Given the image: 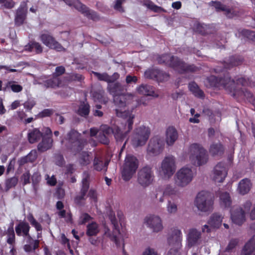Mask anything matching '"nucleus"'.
<instances>
[{
  "label": "nucleus",
  "mask_w": 255,
  "mask_h": 255,
  "mask_svg": "<svg viewBox=\"0 0 255 255\" xmlns=\"http://www.w3.org/2000/svg\"><path fill=\"white\" fill-rule=\"evenodd\" d=\"M109 218L113 226L112 235H110V237L111 240L114 242L116 246L118 247L120 246V241L119 238V236H120L121 234L118 222L115 215L112 216L111 215L109 216Z\"/></svg>",
  "instance_id": "23"
},
{
  "label": "nucleus",
  "mask_w": 255,
  "mask_h": 255,
  "mask_svg": "<svg viewBox=\"0 0 255 255\" xmlns=\"http://www.w3.org/2000/svg\"><path fill=\"white\" fill-rule=\"evenodd\" d=\"M42 141L37 145V149L41 152L47 150L51 148L53 144V139L51 136H43Z\"/></svg>",
  "instance_id": "32"
},
{
  "label": "nucleus",
  "mask_w": 255,
  "mask_h": 255,
  "mask_svg": "<svg viewBox=\"0 0 255 255\" xmlns=\"http://www.w3.org/2000/svg\"><path fill=\"white\" fill-rule=\"evenodd\" d=\"M93 73L99 80L105 81L109 84L110 75H109L108 73H100L97 72H93Z\"/></svg>",
  "instance_id": "52"
},
{
  "label": "nucleus",
  "mask_w": 255,
  "mask_h": 255,
  "mask_svg": "<svg viewBox=\"0 0 255 255\" xmlns=\"http://www.w3.org/2000/svg\"><path fill=\"white\" fill-rule=\"evenodd\" d=\"M194 173L191 169L183 167L178 170L175 175V182L177 186L184 187L192 180Z\"/></svg>",
  "instance_id": "9"
},
{
  "label": "nucleus",
  "mask_w": 255,
  "mask_h": 255,
  "mask_svg": "<svg viewBox=\"0 0 255 255\" xmlns=\"http://www.w3.org/2000/svg\"><path fill=\"white\" fill-rule=\"evenodd\" d=\"M65 139L66 148L76 155L81 152L87 143V141L77 130L71 129L67 134Z\"/></svg>",
  "instance_id": "3"
},
{
  "label": "nucleus",
  "mask_w": 255,
  "mask_h": 255,
  "mask_svg": "<svg viewBox=\"0 0 255 255\" xmlns=\"http://www.w3.org/2000/svg\"><path fill=\"white\" fill-rule=\"evenodd\" d=\"M35 104L36 103L34 100H29L25 102L24 104V107L27 110H31L35 105Z\"/></svg>",
  "instance_id": "64"
},
{
  "label": "nucleus",
  "mask_w": 255,
  "mask_h": 255,
  "mask_svg": "<svg viewBox=\"0 0 255 255\" xmlns=\"http://www.w3.org/2000/svg\"><path fill=\"white\" fill-rule=\"evenodd\" d=\"M154 178L153 171L149 166L143 167L137 173V182L143 187H146L150 185Z\"/></svg>",
  "instance_id": "10"
},
{
  "label": "nucleus",
  "mask_w": 255,
  "mask_h": 255,
  "mask_svg": "<svg viewBox=\"0 0 255 255\" xmlns=\"http://www.w3.org/2000/svg\"><path fill=\"white\" fill-rule=\"evenodd\" d=\"M225 151L224 146L221 142L213 143L209 148V152L213 156L222 155Z\"/></svg>",
  "instance_id": "34"
},
{
  "label": "nucleus",
  "mask_w": 255,
  "mask_h": 255,
  "mask_svg": "<svg viewBox=\"0 0 255 255\" xmlns=\"http://www.w3.org/2000/svg\"><path fill=\"white\" fill-rule=\"evenodd\" d=\"M201 232L196 229H190L187 236V243L189 247L191 248L197 244L201 238Z\"/></svg>",
  "instance_id": "27"
},
{
  "label": "nucleus",
  "mask_w": 255,
  "mask_h": 255,
  "mask_svg": "<svg viewBox=\"0 0 255 255\" xmlns=\"http://www.w3.org/2000/svg\"><path fill=\"white\" fill-rule=\"evenodd\" d=\"M116 115L126 121L124 123V130H122L118 127L112 128L108 126L104 125L102 127V133L108 136L113 133L117 141H122L132 129L134 116L129 112L120 111L118 109L116 110Z\"/></svg>",
  "instance_id": "1"
},
{
  "label": "nucleus",
  "mask_w": 255,
  "mask_h": 255,
  "mask_svg": "<svg viewBox=\"0 0 255 255\" xmlns=\"http://www.w3.org/2000/svg\"><path fill=\"white\" fill-rule=\"evenodd\" d=\"M231 218L234 224L242 225L246 220L243 209L239 206H234L231 210Z\"/></svg>",
  "instance_id": "18"
},
{
  "label": "nucleus",
  "mask_w": 255,
  "mask_h": 255,
  "mask_svg": "<svg viewBox=\"0 0 255 255\" xmlns=\"http://www.w3.org/2000/svg\"><path fill=\"white\" fill-rule=\"evenodd\" d=\"M86 234L88 237L96 236L100 232L99 225L95 222L87 225Z\"/></svg>",
  "instance_id": "37"
},
{
  "label": "nucleus",
  "mask_w": 255,
  "mask_h": 255,
  "mask_svg": "<svg viewBox=\"0 0 255 255\" xmlns=\"http://www.w3.org/2000/svg\"><path fill=\"white\" fill-rule=\"evenodd\" d=\"M90 111V106L87 102H82L79 106L77 113L78 115L83 117H87Z\"/></svg>",
  "instance_id": "40"
},
{
  "label": "nucleus",
  "mask_w": 255,
  "mask_h": 255,
  "mask_svg": "<svg viewBox=\"0 0 255 255\" xmlns=\"http://www.w3.org/2000/svg\"><path fill=\"white\" fill-rule=\"evenodd\" d=\"M107 89L109 93L113 97L123 94L124 91V86L119 82L108 84Z\"/></svg>",
  "instance_id": "29"
},
{
  "label": "nucleus",
  "mask_w": 255,
  "mask_h": 255,
  "mask_svg": "<svg viewBox=\"0 0 255 255\" xmlns=\"http://www.w3.org/2000/svg\"><path fill=\"white\" fill-rule=\"evenodd\" d=\"M189 158L192 164L201 166L206 164L208 160L207 151L199 144H192L189 147Z\"/></svg>",
  "instance_id": "4"
},
{
  "label": "nucleus",
  "mask_w": 255,
  "mask_h": 255,
  "mask_svg": "<svg viewBox=\"0 0 255 255\" xmlns=\"http://www.w3.org/2000/svg\"><path fill=\"white\" fill-rule=\"evenodd\" d=\"M43 133L39 128L29 129L27 133V139L30 143L33 144L39 141L43 137Z\"/></svg>",
  "instance_id": "28"
},
{
  "label": "nucleus",
  "mask_w": 255,
  "mask_h": 255,
  "mask_svg": "<svg viewBox=\"0 0 255 255\" xmlns=\"http://www.w3.org/2000/svg\"><path fill=\"white\" fill-rule=\"evenodd\" d=\"M30 227L28 223L20 221L15 227V230L17 236L27 237L29 239H32L29 235Z\"/></svg>",
  "instance_id": "24"
},
{
  "label": "nucleus",
  "mask_w": 255,
  "mask_h": 255,
  "mask_svg": "<svg viewBox=\"0 0 255 255\" xmlns=\"http://www.w3.org/2000/svg\"><path fill=\"white\" fill-rule=\"evenodd\" d=\"M158 69H148L144 72V76L146 78L156 81L158 74Z\"/></svg>",
  "instance_id": "46"
},
{
  "label": "nucleus",
  "mask_w": 255,
  "mask_h": 255,
  "mask_svg": "<svg viewBox=\"0 0 255 255\" xmlns=\"http://www.w3.org/2000/svg\"><path fill=\"white\" fill-rule=\"evenodd\" d=\"M239 243V240L238 239H231L227 247L226 248V251L230 252L232 251L238 245Z\"/></svg>",
  "instance_id": "56"
},
{
  "label": "nucleus",
  "mask_w": 255,
  "mask_h": 255,
  "mask_svg": "<svg viewBox=\"0 0 255 255\" xmlns=\"http://www.w3.org/2000/svg\"><path fill=\"white\" fill-rule=\"evenodd\" d=\"M189 90L196 97L200 99H204L205 94L204 92L201 90L198 85L195 82H192L188 85Z\"/></svg>",
  "instance_id": "35"
},
{
  "label": "nucleus",
  "mask_w": 255,
  "mask_h": 255,
  "mask_svg": "<svg viewBox=\"0 0 255 255\" xmlns=\"http://www.w3.org/2000/svg\"><path fill=\"white\" fill-rule=\"evenodd\" d=\"M169 78L170 75L169 73L159 69L156 81L159 83L166 82L169 79Z\"/></svg>",
  "instance_id": "51"
},
{
  "label": "nucleus",
  "mask_w": 255,
  "mask_h": 255,
  "mask_svg": "<svg viewBox=\"0 0 255 255\" xmlns=\"http://www.w3.org/2000/svg\"><path fill=\"white\" fill-rule=\"evenodd\" d=\"M65 68L63 66H57L55 68V71L52 74L53 75L57 78H59V76L62 75L65 72Z\"/></svg>",
  "instance_id": "58"
},
{
  "label": "nucleus",
  "mask_w": 255,
  "mask_h": 255,
  "mask_svg": "<svg viewBox=\"0 0 255 255\" xmlns=\"http://www.w3.org/2000/svg\"><path fill=\"white\" fill-rule=\"evenodd\" d=\"M244 61V57L240 55H234L229 57L228 59L223 62V65L225 69H230L234 67L241 65Z\"/></svg>",
  "instance_id": "22"
},
{
  "label": "nucleus",
  "mask_w": 255,
  "mask_h": 255,
  "mask_svg": "<svg viewBox=\"0 0 255 255\" xmlns=\"http://www.w3.org/2000/svg\"><path fill=\"white\" fill-rule=\"evenodd\" d=\"M90 175L87 174L86 176L83 178L82 181V187L80 191V195L76 196L74 198V202L77 205H80L81 201L85 200V196L90 187Z\"/></svg>",
  "instance_id": "20"
},
{
  "label": "nucleus",
  "mask_w": 255,
  "mask_h": 255,
  "mask_svg": "<svg viewBox=\"0 0 255 255\" xmlns=\"http://www.w3.org/2000/svg\"><path fill=\"white\" fill-rule=\"evenodd\" d=\"M27 16L26 3L25 8L20 5L16 10L14 17V23L16 26L22 25L25 20Z\"/></svg>",
  "instance_id": "25"
},
{
  "label": "nucleus",
  "mask_w": 255,
  "mask_h": 255,
  "mask_svg": "<svg viewBox=\"0 0 255 255\" xmlns=\"http://www.w3.org/2000/svg\"><path fill=\"white\" fill-rule=\"evenodd\" d=\"M172 233L167 239L168 245L172 248L168 252L167 255H180L179 250L181 248L182 236L180 230L171 229Z\"/></svg>",
  "instance_id": "8"
},
{
  "label": "nucleus",
  "mask_w": 255,
  "mask_h": 255,
  "mask_svg": "<svg viewBox=\"0 0 255 255\" xmlns=\"http://www.w3.org/2000/svg\"><path fill=\"white\" fill-rule=\"evenodd\" d=\"M236 88V82H235V87L234 90H233L231 92H233V96L235 98L236 97V95L238 94H240L241 96H243L244 97L246 98L247 99L252 100L253 102V104H254L255 102V100L253 99V95L252 93H251L248 90L242 88L241 90L237 91L235 89Z\"/></svg>",
  "instance_id": "38"
},
{
  "label": "nucleus",
  "mask_w": 255,
  "mask_h": 255,
  "mask_svg": "<svg viewBox=\"0 0 255 255\" xmlns=\"http://www.w3.org/2000/svg\"><path fill=\"white\" fill-rule=\"evenodd\" d=\"M164 146L163 139L159 136H155L152 138L149 142L147 147V151L149 153L153 155L160 153Z\"/></svg>",
  "instance_id": "15"
},
{
  "label": "nucleus",
  "mask_w": 255,
  "mask_h": 255,
  "mask_svg": "<svg viewBox=\"0 0 255 255\" xmlns=\"http://www.w3.org/2000/svg\"><path fill=\"white\" fill-rule=\"evenodd\" d=\"M137 91L140 94L148 96L157 97L158 95L155 93L154 88L147 84H141L137 88Z\"/></svg>",
  "instance_id": "30"
},
{
  "label": "nucleus",
  "mask_w": 255,
  "mask_h": 255,
  "mask_svg": "<svg viewBox=\"0 0 255 255\" xmlns=\"http://www.w3.org/2000/svg\"><path fill=\"white\" fill-rule=\"evenodd\" d=\"M54 113V110L52 109H45L39 112L37 115L39 118L49 117Z\"/></svg>",
  "instance_id": "54"
},
{
  "label": "nucleus",
  "mask_w": 255,
  "mask_h": 255,
  "mask_svg": "<svg viewBox=\"0 0 255 255\" xmlns=\"http://www.w3.org/2000/svg\"><path fill=\"white\" fill-rule=\"evenodd\" d=\"M145 222L153 230V232H158L163 228L161 220L158 216L150 215L149 217H146Z\"/></svg>",
  "instance_id": "21"
},
{
  "label": "nucleus",
  "mask_w": 255,
  "mask_h": 255,
  "mask_svg": "<svg viewBox=\"0 0 255 255\" xmlns=\"http://www.w3.org/2000/svg\"><path fill=\"white\" fill-rule=\"evenodd\" d=\"M75 8L89 19L93 21H97L100 19V16L96 11L90 9L86 5L83 4L80 1L77 2Z\"/></svg>",
  "instance_id": "19"
},
{
  "label": "nucleus",
  "mask_w": 255,
  "mask_h": 255,
  "mask_svg": "<svg viewBox=\"0 0 255 255\" xmlns=\"http://www.w3.org/2000/svg\"><path fill=\"white\" fill-rule=\"evenodd\" d=\"M221 206L225 208H229L232 204V200L229 193L223 192L220 196Z\"/></svg>",
  "instance_id": "43"
},
{
  "label": "nucleus",
  "mask_w": 255,
  "mask_h": 255,
  "mask_svg": "<svg viewBox=\"0 0 255 255\" xmlns=\"http://www.w3.org/2000/svg\"><path fill=\"white\" fill-rule=\"evenodd\" d=\"M126 0H116V3L114 6V9L121 12H124V9L122 6V4Z\"/></svg>",
  "instance_id": "61"
},
{
  "label": "nucleus",
  "mask_w": 255,
  "mask_h": 255,
  "mask_svg": "<svg viewBox=\"0 0 255 255\" xmlns=\"http://www.w3.org/2000/svg\"><path fill=\"white\" fill-rule=\"evenodd\" d=\"M27 49L30 52H34L36 54H40L43 51V47L41 45L37 42L31 41L28 43Z\"/></svg>",
  "instance_id": "42"
},
{
  "label": "nucleus",
  "mask_w": 255,
  "mask_h": 255,
  "mask_svg": "<svg viewBox=\"0 0 255 255\" xmlns=\"http://www.w3.org/2000/svg\"><path fill=\"white\" fill-rule=\"evenodd\" d=\"M156 60L159 64L171 68L180 74L194 72L199 70L198 67L194 64H188L179 57L168 53L158 55Z\"/></svg>",
  "instance_id": "2"
},
{
  "label": "nucleus",
  "mask_w": 255,
  "mask_h": 255,
  "mask_svg": "<svg viewBox=\"0 0 255 255\" xmlns=\"http://www.w3.org/2000/svg\"><path fill=\"white\" fill-rule=\"evenodd\" d=\"M160 173L164 178L169 179L174 173L176 170L175 158L172 156H166L163 160Z\"/></svg>",
  "instance_id": "12"
},
{
  "label": "nucleus",
  "mask_w": 255,
  "mask_h": 255,
  "mask_svg": "<svg viewBox=\"0 0 255 255\" xmlns=\"http://www.w3.org/2000/svg\"><path fill=\"white\" fill-rule=\"evenodd\" d=\"M27 220L32 226L34 227L37 231H41L42 230L41 225L34 218L31 213L29 214L27 217Z\"/></svg>",
  "instance_id": "47"
},
{
  "label": "nucleus",
  "mask_w": 255,
  "mask_h": 255,
  "mask_svg": "<svg viewBox=\"0 0 255 255\" xmlns=\"http://www.w3.org/2000/svg\"><path fill=\"white\" fill-rule=\"evenodd\" d=\"M5 235L7 236L6 242L8 244L12 245L15 242V235L13 229V223H11L5 231Z\"/></svg>",
  "instance_id": "41"
},
{
  "label": "nucleus",
  "mask_w": 255,
  "mask_h": 255,
  "mask_svg": "<svg viewBox=\"0 0 255 255\" xmlns=\"http://www.w3.org/2000/svg\"><path fill=\"white\" fill-rule=\"evenodd\" d=\"M194 204L201 212L211 211L213 208L214 196L209 192L202 191L197 195Z\"/></svg>",
  "instance_id": "5"
},
{
  "label": "nucleus",
  "mask_w": 255,
  "mask_h": 255,
  "mask_svg": "<svg viewBox=\"0 0 255 255\" xmlns=\"http://www.w3.org/2000/svg\"><path fill=\"white\" fill-rule=\"evenodd\" d=\"M30 174L29 171L24 173L21 176V180L23 185H25L30 183Z\"/></svg>",
  "instance_id": "60"
},
{
  "label": "nucleus",
  "mask_w": 255,
  "mask_h": 255,
  "mask_svg": "<svg viewBox=\"0 0 255 255\" xmlns=\"http://www.w3.org/2000/svg\"><path fill=\"white\" fill-rule=\"evenodd\" d=\"M239 33L244 37L253 41L255 40V31L243 29L239 31Z\"/></svg>",
  "instance_id": "50"
},
{
  "label": "nucleus",
  "mask_w": 255,
  "mask_h": 255,
  "mask_svg": "<svg viewBox=\"0 0 255 255\" xmlns=\"http://www.w3.org/2000/svg\"><path fill=\"white\" fill-rule=\"evenodd\" d=\"M40 39L46 46L51 49H55L58 51L65 50L62 45L56 40L55 38L48 33H44L40 34Z\"/></svg>",
  "instance_id": "14"
},
{
  "label": "nucleus",
  "mask_w": 255,
  "mask_h": 255,
  "mask_svg": "<svg viewBox=\"0 0 255 255\" xmlns=\"http://www.w3.org/2000/svg\"><path fill=\"white\" fill-rule=\"evenodd\" d=\"M178 137V132L174 127H169L166 129L165 140L168 145H172L177 139Z\"/></svg>",
  "instance_id": "26"
},
{
  "label": "nucleus",
  "mask_w": 255,
  "mask_h": 255,
  "mask_svg": "<svg viewBox=\"0 0 255 255\" xmlns=\"http://www.w3.org/2000/svg\"><path fill=\"white\" fill-rule=\"evenodd\" d=\"M41 179V175L38 172H34L31 176V180L33 184H37Z\"/></svg>",
  "instance_id": "63"
},
{
  "label": "nucleus",
  "mask_w": 255,
  "mask_h": 255,
  "mask_svg": "<svg viewBox=\"0 0 255 255\" xmlns=\"http://www.w3.org/2000/svg\"><path fill=\"white\" fill-rule=\"evenodd\" d=\"M206 82L207 84L211 87L220 88L222 87L230 92L234 90L235 80L231 79L229 73L225 75L224 77H221L211 75L207 78Z\"/></svg>",
  "instance_id": "6"
},
{
  "label": "nucleus",
  "mask_w": 255,
  "mask_h": 255,
  "mask_svg": "<svg viewBox=\"0 0 255 255\" xmlns=\"http://www.w3.org/2000/svg\"><path fill=\"white\" fill-rule=\"evenodd\" d=\"M104 93V91L102 89L92 92V95L94 100L99 102H106Z\"/></svg>",
  "instance_id": "44"
},
{
  "label": "nucleus",
  "mask_w": 255,
  "mask_h": 255,
  "mask_svg": "<svg viewBox=\"0 0 255 255\" xmlns=\"http://www.w3.org/2000/svg\"><path fill=\"white\" fill-rule=\"evenodd\" d=\"M167 211L169 214H174L177 211V206L176 203L172 202L170 200H168V203L167 205Z\"/></svg>",
  "instance_id": "53"
},
{
  "label": "nucleus",
  "mask_w": 255,
  "mask_h": 255,
  "mask_svg": "<svg viewBox=\"0 0 255 255\" xmlns=\"http://www.w3.org/2000/svg\"><path fill=\"white\" fill-rule=\"evenodd\" d=\"M150 130L145 126L139 127L135 130L132 138V144L135 147L144 145L149 138Z\"/></svg>",
  "instance_id": "11"
},
{
  "label": "nucleus",
  "mask_w": 255,
  "mask_h": 255,
  "mask_svg": "<svg viewBox=\"0 0 255 255\" xmlns=\"http://www.w3.org/2000/svg\"><path fill=\"white\" fill-rule=\"evenodd\" d=\"M108 136V135L100 132L98 135V139L101 143L108 145L110 142V140Z\"/></svg>",
  "instance_id": "62"
},
{
  "label": "nucleus",
  "mask_w": 255,
  "mask_h": 255,
  "mask_svg": "<svg viewBox=\"0 0 255 255\" xmlns=\"http://www.w3.org/2000/svg\"><path fill=\"white\" fill-rule=\"evenodd\" d=\"M91 158L89 153L87 151H82L80 154L79 162L82 166H86L90 164Z\"/></svg>",
  "instance_id": "45"
},
{
  "label": "nucleus",
  "mask_w": 255,
  "mask_h": 255,
  "mask_svg": "<svg viewBox=\"0 0 255 255\" xmlns=\"http://www.w3.org/2000/svg\"><path fill=\"white\" fill-rule=\"evenodd\" d=\"M222 218V216L219 213L213 214L208 222V225L203 226L202 232L210 233L211 232V228H219L221 225Z\"/></svg>",
  "instance_id": "17"
},
{
  "label": "nucleus",
  "mask_w": 255,
  "mask_h": 255,
  "mask_svg": "<svg viewBox=\"0 0 255 255\" xmlns=\"http://www.w3.org/2000/svg\"><path fill=\"white\" fill-rule=\"evenodd\" d=\"M61 84V80L60 78H57L54 75L52 77L43 81V85L46 88H56L59 87Z\"/></svg>",
  "instance_id": "36"
},
{
  "label": "nucleus",
  "mask_w": 255,
  "mask_h": 255,
  "mask_svg": "<svg viewBox=\"0 0 255 255\" xmlns=\"http://www.w3.org/2000/svg\"><path fill=\"white\" fill-rule=\"evenodd\" d=\"M176 193V190H175V188L172 187L170 185H167L164 189L162 195L159 198V202H162L163 201V197L164 195H175Z\"/></svg>",
  "instance_id": "48"
},
{
  "label": "nucleus",
  "mask_w": 255,
  "mask_h": 255,
  "mask_svg": "<svg viewBox=\"0 0 255 255\" xmlns=\"http://www.w3.org/2000/svg\"><path fill=\"white\" fill-rule=\"evenodd\" d=\"M92 219L91 216L88 213H83L80 217L79 224L84 225Z\"/></svg>",
  "instance_id": "57"
},
{
  "label": "nucleus",
  "mask_w": 255,
  "mask_h": 255,
  "mask_svg": "<svg viewBox=\"0 0 255 255\" xmlns=\"http://www.w3.org/2000/svg\"><path fill=\"white\" fill-rule=\"evenodd\" d=\"M28 160L30 163H32L35 161L37 157V153L36 150H32L27 155Z\"/></svg>",
  "instance_id": "59"
},
{
  "label": "nucleus",
  "mask_w": 255,
  "mask_h": 255,
  "mask_svg": "<svg viewBox=\"0 0 255 255\" xmlns=\"http://www.w3.org/2000/svg\"><path fill=\"white\" fill-rule=\"evenodd\" d=\"M228 174V169L224 162H219L213 170V179L215 182H223Z\"/></svg>",
  "instance_id": "16"
},
{
  "label": "nucleus",
  "mask_w": 255,
  "mask_h": 255,
  "mask_svg": "<svg viewBox=\"0 0 255 255\" xmlns=\"http://www.w3.org/2000/svg\"><path fill=\"white\" fill-rule=\"evenodd\" d=\"M134 97L129 94H122L121 95L116 96L113 97V101L115 105L117 107L120 111L122 112V110L119 109L124 108L127 105L131 104L134 101ZM117 109H116V110ZM124 112H129L131 115H133L131 112L124 111ZM124 112V111H123Z\"/></svg>",
  "instance_id": "13"
},
{
  "label": "nucleus",
  "mask_w": 255,
  "mask_h": 255,
  "mask_svg": "<svg viewBox=\"0 0 255 255\" xmlns=\"http://www.w3.org/2000/svg\"><path fill=\"white\" fill-rule=\"evenodd\" d=\"M138 167V161L137 158L131 155H127L122 171L123 180L126 181H129L136 172Z\"/></svg>",
  "instance_id": "7"
},
{
  "label": "nucleus",
  "mask_w": 255,
  "mask_h": 255,
  "mask_svg": "<svg viewBox=\"0 0 255 255\" xmlns=\"http://www.w3.org/2000/svg\"><path fill=\"white\" fill-rule=\"evenodd\" d=\"M211 2L212 3V6L216 8L217 11H225L228 13L231 12L230 9L227 8L226 5L223 4L220 1H212Z\"/></svg>",
  "instance_id": "49"
},
{
  "label": "nucleus",
  "mask_w": 255,
  "mask_h": 255,
  "mask_svg": "<svg viewBox=\"0 0 255 255\" xmlns=\"http://www.w3.org/2000/svg\"><path fill=\"white\" fill-rule=\"evenodd\" d=\"M241 255H255V237L253 236L244 246Z\"/></svg>",
  "instance_id": "31"
},
{
  "label": "nucleus",
  "mask_w": 255,
  "mask_h": 255,
  "mask_svg": "<svg viewBox=\"0 0 255 255\" xmlns=\"http://www.w3.org/2000/svg\"><path fill=\"white\" fill-rule=\"evenodd\" d=\"M109 162V161H106L104 162L101 157L95 156L93 161L94 169L97 171H101L104 167L107 168Z\"/></svg>",
  "instance_id": "39"
},
{
  "label": "nucleus",
  "mask_w": 255,
  "mask_h": 255,
  "mask_svg": "<svg viewBox=\"0 0 255 255\" xmlns=\"http://www.w3.org/2000/svg\"><path fill=\"white\" fill-rule=\"evenodd\" d=\"M18 182V179L16 177H12L7 179L5 181V186L7 189L15 187Z\"/></svg>",
  "instance_id": "55"
},
{
  "label": "nucleus",
  "mask_w": 255,
  "mask_h": 255,
  "mask_svg": "<svg viewBox=\"0 0 255 255\" xmlns=\"http://www.w3.org/2000/svg\"><path fill=\"white\" fill-rule=\"evenodd\" d=\"M252 184L248 178L242 179L239 183L238 190L240 194L244 195L247 194L251 190Z\"/></svg>",
  "instance_id": "33"
}]
</instances>
